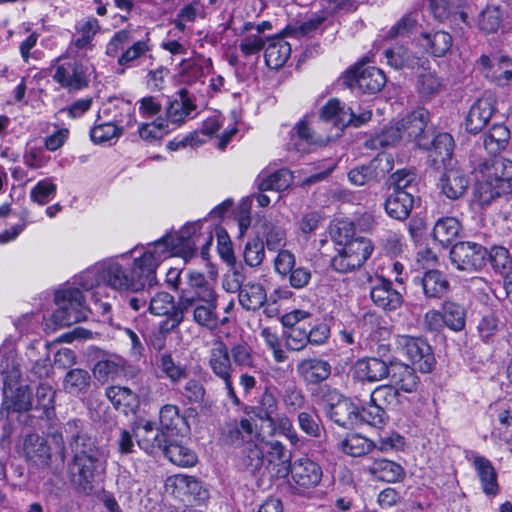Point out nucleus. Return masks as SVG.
<instances>
[{"instance_id":"obj_1","label":"nucleus","mask_w":512,"mask_h":512,"mask_svg":"<svg viewBox=\"0 0 512 512\" xmlns=\"http://www.w3.org/2000/svg\"><path fill=\"white\" fill-rule=\"evenodd\" d=\"M63 433L73 458L68 465V476L74 489L90 494L106 469V457L89 433L85 423L79 419L68 421Z\"/></svg>"},{"instance_id":"obj_2","label":"nucleus","mask_w":512,"mask_h":512,"mask_svg":"<svg viewBox=\"0 0 512 512\" xmlns=\"http://www.w3.org/2000/svg\"><path fill=\"white\" fill-rule=\"evenodd\" d=\"M188 280V287L182 290L178 299V310L173 316V326H178L185 320L186 315L192 314L193 321L198 325L210 330L215 329L219 323L215 291L201 273L190 272Z\"/></svg>"},{"instance_id":"obj_3","label":"nucleus","mask_w":512,"mask_h":512,"mask_svg":"<svg viewBox=\"0 0 512 512\" xmlns=\"http://www.w3.org/2000/svg\"><path fill=\"white\" fill-rule=\"evenodd\" d=\"M196 252V241L171 235L165 236L153 244L144 254L134 260L130 269L132 291H139L146 286L152 287L157 283L156 269L163 258L171 253H180L185 259L192 257Z\"/></svg>"},{"instance_id":"obj_4","label":"nucleus","mask_w":512,"mask_h":512,"mask_svg":"<svg viewBox=\"0 0 512 512\" xmlns=\"http://www.w3.org/2000/svg\"><path fill=\"white\" fill-rule=\"evenodd\" d=\"M55 302L58 306L52 315V320L60 326L85 321L90 309L86 306L85 298L78 288H65L55 294Z\"/></svg>"},{"instance_id":"obj_5","label":"nucleus","mask_w":512,"mask_h":512,"mask_svg":"<svg viewBox=\"0 0 512 512\" xmlns=\"http://www.w3.org/2000/svg\"><path fill=\"white\" fill-rule=\"evenodd\" d=\"M339 246L331 265L340 273H349L360 268L374 250L371 240L365 237H357L350 243Z\"/></svg>"},{"instance_id":"obj_6","label":"nucleus","mask_w":512,"mask_h":512,"mask_svg":"<svg viewBox=\"0 0 512 512\" xmlns=\"http://www.w3.org/2000/svg\"><path fill=\"white\" fill-rule=\"evenodd\" d=\"M397 343L402 353L413 367L421 373H429L435 365V357L430 345L420 337L399 336Z\"/></svg>"},{"instance_id":"obj_7","label":"nucleus","mask_w":512,"mask_h":512,"mask_svg":"<svg viewBox=\"0 0 512 512\" xmlns=\"http://www.w3.org/2000/svg\"><path fill=\"white\" fill-rule=\"evenodd\" d=\"M488 258L485 247L474 242H460L455 244L450 251L452 264L458 269L474 272L482 269Z\"/></svg>"},{"instance_id":"obj_8","label":"nucleus","mask_w":512,"mask_h":512,"mask_svg":"<svg viewBox=\"0 0 512 512\" xmlns=\"http://www.w3.org/2000/svg\"><path fill=\"white\" fill-rule=\"evenodd\" d=\"M372 113L369 110L356 115L354 111L341 103L338 99L329 100L321 109L320 117L324 121L331 122L340 130L353 125L358 127L371 119Z\"/></svg>"},{"instance_id":"obj_9","label":"nucleus","mask_w":512,"mask_h":512,"mask_svg":"<svg viewBox=\"0 0 512 512\" xmlns=\"http://www.w3.org/2000/svg\"><path fill=\"white\" fill-rule=\"evenodd\" d=\"M132 432L138 446L146 453L154 455L162 451L170 435L156 428L150 420L139 418L132 424Z\"/></svg>"},{"instance_id":"obj_10","label":"nucleus","mask_w":512,"mask_h":512,"mask_svg":"<svg viewBox=\"0 0 512 512\" xmlns=\"http://www.w3.org/2000/svg\"><path fill=\"white\" fill-rule=\"evenodd\" d=\"M324 402L327 416L337 425L344 428L359 425L358 407L350 399L332 392Z\"/></svg>"},{"instance_id":"obj_11","label":"nucleus","mask_w":512,"mask_h":512,"mask_svg":"<svg viewBox=\"0 0 512 512\" xmlns=\"http://www.w3.org/2000/svg\"><path fill=\"white\" fill-rule=\"evenodd\" d=\"M310 317L304 310H294L282 316L281 322L286 328L284 332L285 344L291 351H301L309 344L307 328L303 321Z\"/></svg>"},{"instance_id":"obj_12","label":"nucleus","mask_w":512,"mask_h":512,"mask_svg":"<svg viewBox=\"0 0 512 512\" xmlns=\"http://www.w3.org/2000/svg\"><path fill=\"white\" fill-rule=\"evenodd\" d=\"M2 411L7 413L28 411L32 407V394L29 386L19 382L16 375L6 377L3 387Z\"/></svg>"},{"instance_id":"obj_13","label":"nucleus","mask_w":512,"mask_h":512,"mask_svg":"<svg viewBox=\"0 0 512 512\" xmlns=\"http://www.w3.org/2000/svg\"><path fill=\"white\" fill-rule=\"evenodd\" d=\"M166 489L182 501L201 503L208 498V492L201 483L195 477L184 474L169 477Z\"/></svg>"},{"instance_id":"obj_14","label":"nucleus","mask_w":512,"mask_h":512,"mask_svg":"<svg viewBox=\"0 0 512 512\" xmlns=\"http://www.w3.org/2000/svg\"><path fill=\"white\" fill-rule=\"evenodd\" d=\"M53 79L69 91H79L88 86V69L76 60H69L56 66Z\"/></svg>"},{"instance_id":"obj_15","label":"nucleus","mask_w":512,"mask_h":512,"mask_svg":"<svg viewBox=\"0 0 512 512\" xmlns=\"http://www.w3.org/2000/svg\"><path fill=\"white\" fill-rule=\"evenodd\" d=\"M429 112L425 108H418L399 121L405 141H413L421 149H429L430 141L426 139V126Z\"/></svg>"},{"instance_id":"obj_16","label":"nucleus","mask_w":512,"mask_h":512,"mask_svg":"<svg viewBox=\"0 0 512 512\" xmlns=\"http://www.w3.org/2000/svg\"><path fill=\"white\" fill-rule=\"evenodd\" d=\"M289 471L293 482L302 489L317 487L323 477L322 467L308 457L295 459L290 463Z\"/></svg>"},{"instance_id":"obj_17","label":"nucleus","mask_w":512,"mask_h":512,"mask_svg":"<svg viewBox=\"0 0 512 512\" xmlns=\"http://www.w3.org/2000/svg\"><path fill=\"white\" fill-rule=\"evenodd\" d=\"M349 85L356 86L364 93H377L386 83L382 70L374 66H358L349 71Z\"/></svg>"},{"instance_id":"obj_18","label":"nucleus","mask_w":512,"mask_h":512,"mask_svg":"<svg viewBox=\"0 0 512 512\" xmlns=\"http://www.w3.org/2000/svg\"><path fill=\"white\" fill-rule=\"evenodd\" d=\"M479 64L485 77L499 86L508 84L512 79V61L507 56L482 55Z\"/></svg>"},{"instance_id":"obj_19","label":"nucleus","mask_w":512,"mask_h":512,"mask_svg":"<svg viewBox=\"0 0 512 512\" xmlns=\"http://www.w3.org/2000/svg\"><path fill=\"white\" fill-rule=\"evenodd\" d=\"M22 451L26 461L37 468H46L51 463L52 452L48 440L38 434H29L24 438Z\"/></svg>"},{"instance_id":"obj_20","label":"nucleus","mask_w":512,"mask_h":512,"mask_svg":"<svg viewBox=\"0 0 512 512\" xmlns=\"http://www.w3.org/2000/svg\"><path fill=\"white\" fill-rule=\"evenodd\" d=\"M370 297L373 303L385 310L394 311L403 304V296L393 288L392 282L379 277L373 283L370 290Z\"/></svg>"},{"instance_id":"obj_21","label":"nucleus","mask_w":512,"mask_h":512,"mask_svg":"<svg viewBox=\"0 0 512 512\" xmlns=\"http://www.w3.org/2000/svg\"><path fill=\"white\" fill-rule=\"evenodd\" d=\"M495 99L491 93H485L470 108L465 120L466 130L478 133L488 123L494 112Z\"/></svg>"},{"instance_id":"obj_22","label":"nucleus","mask_w":512,"mask_h":512,"mask_svg":"<svg viewBox=\"0 0 512 512\" xmlns=\"http://www.w3.org/2000/svg\"><path fill=\"white\" fill-rule=\"evenodd\" d=\"M386 63L395 69H427L429 64L428 58L417 56L411 53L405 46L394 44L392 47L384 51Z\"/></svg>"},{"instance_id":"obj_23","label":"nucleus","mask_w":512,"mask_h":512,"mask_svg":"<svg viewBox=\"0 0 512 512\" xmlns=\"http://www.w3.org/2000/svg\"><path fill=\"white\" fill-rule=\"evenodd\" d=\"M354 377L360 381L376 382L390 374L389 366L376 357L359 359L353 369Z\"/></svg>"},{"instance_id":"obj_24","label":"nucleus","mask_w":512,"mask_h":512,"mask_svg":"<svg viewBox=\"0 0 512 512\" xmlns=\"http://www.w3.org/2000/svg\"><path fill=\"white\" fill-rule=\"evenodd\" d=\"M159 422L160 428L168 435H184L190 431L186 418L180 414L179 407L174 404H165L160 408Z\"/></svg>"},{"instance_id":"obj_25","label":"nucleus","mask_w":512,"mask_h":512,"mask_svg":"<svg viewBox=\"0 0 512 512\" xmlns=\"http://www.w3.org/2000/svg\"><path fill=\"white\" fill-rule=\"evenodd\" d=\"M299 377L307 384H318L331 374V365L319 358L303 359L297 364Z\"/></svg>"},{"instance_id":"obj_26","label":"nucleus","mask_w":512,"mask_h":512,"mask_svg":"<svg viewBox=\"0 0 512 512\" xmlns=\"http://www.w3.org/2000/svg\"><path fill=\"white\" fill-rule=\"evenodd\" d=\"M259 233L269 251L282 250L287 242V230L277 219L264 218L260 222Z\"/></svg>"},{"instance_id":"obj_27","label":"nucleus","mask_w":512,"mask_h":512,"mask_svg":"<svg viewBox=\"0 0 512 512\" xmlns=\"http://www.w3.org/2000/svg\"><path fill=\"white\" fill-rule=\"evenodd\" d=\"M208 365L212 373L219 379L232 376L233 366L231 356L226 344L215 341L209 352Z\"/></svg>"},{"instance_id":"obj_28","label":"nucleus","mask_w":512,"mask_h":512,"mask_svg":"<svg viewBox=\"0 0 512 512\" xmlns=\"http://www.w3.org/2000/svg\"><path fill=\"white\" fill-rule=\"evenodd\" d=\"M414 205V195L411 191H392L385 201L387 214L396 220L409 217Z\"/></svg>"},{"instance_id":"obj_29","label":"nucleus","mask_w":512,"mask_h":512,"mask_svg":"<svg viewBox=\"0 0 512 512\" xmlns=\"http://www.w3.org/2000/svg\"><path fill=\"white\" fill-rule=\"evenodd\" d=\"M469 185L466 175L458 169L447 170L440 178L441 192L449 199L456 200L462 197Z\"/></svg>"},{"instance_id":"obj_30","label":"nucleus","mask_w":512,"mask_h":512,"mask_svg":"<svg viewBox=\"0 0 512 512\" xmlns=\"http://www.w3.org/2000/svg\"><path fill=\"white\" fill-rule=\"evenodd\" d=\"M390 376L398 391L413 393L419 386V377L415 374L414 367L402 362L391 363Z\"/></svg>"},{"instance_id":"obj_31","label":"nucleus","mask_w":512,"mask_h":512,"mask_svg":"<svg viewBox=\"0 0 512 512\" xmlns=\"http://www.w3.org/2000/svg\"><path fill=\"white\" fill-rule=\"evenodd\" d=\"M452 36L443 30L422 33L418 44L435 57L444 56L452 46Z\"/></svg>"},{"instance_id":"obj_32","label":"nucleus","mask_w":512,"mask_h":512,"mask_svg":"<svg viewBox=\"0 0 512 512\" xmlns=\"http://www.w3.org/2000/svg\"><path fill=\"white\" fill-rule=\"evenodd\" d=\"M106 396L116 410L128 415L134 413L139 406L136 393L123 386H111L106 390Z\"/></svg>"},{"instance_id":"obj_33","label":"nucleus","mask_w":512,"mask_h":512,"mask_svg":"<svg viewBox=\"0 0 512 512\" xmlns=\"http://www.w3.org/2000/svg\"><path fill=\"white\" fill-rule=\"evenodd\" d=\"M472 463L484 493L495 495L498 492L497 474L491 461L484 456L474 455Z\"/></svg>"},{"instance_id":"obj_34","label":"nucleus","mask_w":512,"mask_h":512,"mask_svg":"<svg viewBox=\"0 0 512 512\" xmlns=\"http://www.w3.org/2000/svg\"><path fill=\"white\" fill-rule=\"evenodd\" d=\"M103 283L116 290H132L130 270L117 262L103 264Z\"/></svg>"},{"instance_id":"obj_35","label":"nucleus","mask_w":512,"mask_h":512,"mask_svg":"<svg viewBox=\"0 0 512 512\" xmlns=\"http://www.w3.org/2000/svg\"><path fill=\"white\" fill-rule=\"evenodd\" d=\"M480 174L492 177L494 181L509 190L512 181V161L506 158H495L482 165Z\"/></svg>"},{"instance_id":"obj_36","label":"nucleus","mask_w":512,"mask_h":512,"mask_svg":"<svg viewBox=\"0 0 512 512\" xmlns=\"http://www.w3.org/2000/svg\"><path fill=\"white\" fill-rule=\"evenodd\" d=\"M196 109L186 89H181L177 96L170 101L166 111L167 119L171 123L180 124L185 121L189 114Z\"/></svg>"},{"instance_id":"obj_37","label":"nucleus","mask_w":512,"mask_h":512,"mask_svg":"<svg viewBox=\"0 0 512 512\" xmlns=\"http://www.w3.org/2000/svg\"><path fill=\"white\" fill-rule=\"evenodd\" d=\"M368 472L379 480L397 482L404 477V469L398 463L388 459H375L367 466Z\"/></svg>"},{"instance_id":"obj_38","label":"nucleus","mask_w":512,"mask_h":512,"mask_svg":"<svg viewBox=\"0 0 512 512\" xmlns=\"http://www.w3.org/2000/svg\"><path fill=\"white\" fill-rule=\"evenodd\" d=\"M291 46L283 38H273L269 41L264 57L266 65L271 69L281 68L289 59Z\"/></svg>"},{"instance_id":"obj_39","label":"nucleus","mask_w":512,"mask_h":512,"mask_svg":"<svg viewBox=\"0 0 512 512\" xmlns=\"http://www.w3.org/2000/svg\"><path fill=\"white\" fill-rule=\"evenodd\" d=\"M240 305L247 311L259 309L266 301V291L260 283L245 284L238 294Z\"/></svg>"},{"instance_id":"obj_40","label":"nucleus","mask_w":512,"mask_h":512,"mask_svg":"<svg viewBox=\"0 0 512 512\" xmlns=\"http://www.w3.org/2000/svg\"><path fill=\"white\" fill-rule=\"evenodd\" d=\"M162 452L170 462L181 467H191L197 462V456L191 449L170 438L163 447Z\"/></svg>"},{"instance_id":"obj_41","label":"nucleus","mask_w":512,"mask_h":512,"mask_svg":"<svg viewBox=\"0 0 512 512\" xmlns=\"http://www.w3.org/2000/svg\"><path fill=\"white\" fill-rule=\"evenodd\" d=\"M151 50L149 39L139 40L129 46L118 58V65L120 69L118 74H124L127 68H132L138 65V61L146 56Z\"/></svg>"},{"instance_id":"obj_42","label":"nucleus","mask_w":512,"mask_h":512,"mask_svg":"<svg viewBox=\"0 0 512 512\" xmlns=\"http://www.w3.org/2000/svg\"><path fill=\"white\" fill-rule=\"evenodd\" d=\"M277 411L278 399L270 388H266L259 397L257 405L254 407V413L257 418H259L261 421L268 422L269 425L275 429L274 415Z\"/></svg>"},{"instance_id":"obj_43","label":"nucleus","mask_w":512,"mask_h":512,"mask_svg":"<svg viewBox=\"0 0 512 512\" xmlns=\"http://www.w3.org/2000/svg\"><path fill=\"white\" fill-rule=\"evenodd\" d=\"M422 287L428 298H441L448 292L449 282L442 272L429 270L422 278Z\"/></svg>"},{"instance_id":"obj_44","label":"nucleus","mask_w":512,"mask_h":512,"mask_svg":"<svg viewBox=\"0 0 512 512\" xmlns=\"http://www.w3.org/2000/svg\"><path fill=\"white\" fill-rule=\"evenodd\" d=\"M510 132L503 124H494L484 135L483 145L488 153L496 155L508 144Z\"/></svg>"},{"instance_id":"obj_45","label":"nucleus","mask_w":512,"mask_h":512,"mask_svg":"<svg viewBox=\"0 0 512 512\" xmlns=\"http://www.w3.org/2000/svg\"><path fill=\"white\" fill-rule=\"evenodd\" d=\"M460 223L454 217L439 219L433 228V238L442 246H447L455 240L460 231Z\"/></svg>"},{"instance_id":"obj_46","label":"nucleus","mask_w":512,"mask_h":512,"mask_svg":"<svg viewBox=\"0 0 512 512\" xmlns=\"http://www.w3.org/2000/svg\"><path fill=\"white\" fill-rule=\"evenodd\" d=\"M508 190L494 181L492 177L481 174L475 186V195L482 205H488L496 197L506 193Z\"/></svg>"},{"instance_id":"obj_47","label":"nucleus","mask_w":512,"mask_h":512,"mask_svg":"<svg viewBox=\"0 0 512 512\" xmlns=\"http://www.w3.org/2000/svg\"><path fill=\"white\" fill-rule=\"evenodd\" d=\"M120 340L128 348V355L134 361H139L145 353L143 333L140 330H133L125 327L120 328Z\"/></svg>"},{"instance_id":"obj_48","label":"nucleus","mask_w":512,"mask_h":512,"mask_svg":"<svg viewBox=\"0 0 512 512\" xmlns=\"http://www.w3.org/2000/svg\"><path fill=\"white\" fill-rule=\"evenodd\" d=\"M158 367L173 385L179 384L188 377L187 367L176 362L169 353L160 355Z\"/></svg>"},{"instance_id":"obj_49","label":"nucleus","mask_w":512,"mask_h":512,"mask_svg":"<svg viewBox=\"0 0 512 512\" xmlns=\"http://www.w3.org/2000/svg\"><path fill=\"white\" fill-rule=\"evenodd\" d=\"M90 374L83 369H72L64 378L63 387L65 391L72 395L84 394L90 388Z\"/></svg>"},{"instance_id":"obj_50","label":"nucleus","mask_w":512,"mask_h":512,"mask_svg":"<svg viewBox=\"0 0 512 512\" xmlns=\"http://www.w3.org/2000/svg\"><path fill=\"white\" fill-rule=\"evenodd\" d=\"M100 29L99 22L96 18H88L80 22L76 26V38L73 40V45L77 49H92L93 38Z\"/></svg>"},{"instance_id":"obj_51","label":"nucleus","mask_w":512,"mask_h":512,"mask_svg":"<svg viewBox=\"0 0 512 512\" xmlns=\"http://www.w3.org/2000/svg\"><path fill=\"white\" fill-rule=\"evenodd\" d=\"M123 129L113 122H104L95 124L90 130V138L94 144H109L115 143L122 135Z\"/></svg>"},{"instance_id":"obj_52","label":"nucleus","mask_w":512,"mask_h":512,"mask_svg":"<svg viewBox=\"0 0 512 512\" xmlns=\"http://www.w3.org/2000/svg\"><path fill=\"white\" fill-rule=\"evenodd\" d=\"M442 320L453 331H461L466 324V311L464 307L453 301L443 304Z\"/></svg>"},{"instance_id":"obj_53","label":"nucleus","mask_w":512,"mask_h":512,"mask_svg":"<svg viewBox=\"0 0 512 512\" xmlns=\"http://www.w3.org/2000/svg\"><path fill=\"white\" fill-rule=\"evenodd\" d=\"M400 394L398 389L393 385H380L377 386L371 393V403L377 404L378 407L387 409H394L400 403Z\"/></svg>"},{"instance_id":"obj_54","label":"nucleus","mask_w":512,"mask_h":512,"mask_svg":"<svg viewBox=\"0 0 512 512\" xmlns=\"http://www.w3.org/2000/svg\"><path fill=\"white\" fill-rule=\"evenodd\" d=\"M178 301H174V297L167 292H159L151 297L148 310L151 314L156 316L169 315L173 322V316L176 313Z\"/></svg>"},{"instance_id":"obj_55","label":"nucleus","mask_w":512,"mask_h":512,"mask_svg":"<svg viewBox=\"0 0 512 512\" xmlns=\"http://www.w3.org/2000/svg\"><path fill=\"white\" fill-rule=\"evenodd\" d=\"M430 146H432L431 156H433V161L445 165L446 162L451 159L454 140L448 133H439L434 137L433 141L430 142Z\"/></svg>"},{"instance_id":"obj_56","label":"nucleus","mask_w":512,"mask_h":512,"mask_svg":"<svg viewBox=\"0 0 512 512\" xmlns=\"http://www.w3.org/2000/svg\"><path fill=\"white\" fill-rule=\"evenodd\" d=\"M503 11L498 6H487L478 17V27L485 33H495L503 22Z\"/></svg>"},{"instance_id":"obj_57","label":"nucleus","mask_w":512,"mask_h":512,"mask_svg":"<svg viewBox=\"0 0 512 512\" xmlns=\"http://www.w3.org/2000/svg\"><path fill=\"white\" fill-rule=\"evenodd\" d=\"M239 50L244 57L259 53L265 46L268 39L267 36H261L253 31H243V26L240 29Z\"/></svg>"},{"instance_id":"obj_58","label":"nucleus","mask_w":512,"mask_h":512,"mask_svg":"<svg viewBox=\"0 0 512 512\" xmlns=\"http://www.w3.org/2000/svg\"><path fill=\"white\" fill-rule=\"evenodd\" d=\"M293 175L288 169H280L263 178L259 183L261 191H283L292 184Z\"/></svg>"},{"instance_id":"obj_59","label":"nucleus","mask_w":512,"mask_h":512,"mask_svg":"<svg viewBox=\"0 0 512 512\" xmlns=\"http://www.w3.org/2000/svg\"><path fill=\"white\" fill-rule=\"evenodd\" d=\"M295 130L296 132L292 136V139L295 141L294 147L298 152L304 153L307 151V146L321 144L324 141L321 136L311 131L305 121L299 122Z\"/></svg>"},{"instance_id":"obj_60","label":"nucleus","mask_w":512,"mask_h":512,"mask_svg":"<svg viewBox=\"0 0 512 512\" xmlns=\"http://www.w3.org/2000/svg\"><path fill=\"white\" fill-rule=\"evenodd\" d=\"M401 141H405V139L399 121L386 127L371 139L373 148L394 146Z\"/></svg>"},{"instance_id":"obj_61","label":"nucleus","mask_w":512,"mask_h":512,"mask_svg":"<svg viewBox=\"0 0 512 512\" xmlns=\"http://www.w3.org/2000/svg\"><path fill=\"white\" fill-rule=\"evenodd\" d=\"M382 159L376 158L372 160L368 165H362L352 169L348 173L349 180L358 186L365 185L370 180L377 177V168L380 165Z\"/></svg>"},{"instance_id":"obj_62","label":"nucleus","mask_w":512,"mask_h":512,"mask_svg":"<svg viewBox=\"0 0 512 512\" xmlns=\"http://www.w3.org/2000/svg\"><path fill=\"white\" fill-rule=\"evenodd\" d=\"M372 447V441L358 434H351L342 442L343 452L353 457L366 454Z\"/></svg>"},{"instance_id":"obj_63","label":"nucleus","mask_w":512,"mask_h":512,"mask_svg":"<svg viewBox=\"0 0 512 512\" xmlns=\"http://www.w3.org/2000/svg\"><path fill=\"white\" fill-rule=\"evenodd\" d=\"M233 363L240 368H253L254 356L252 348L245 342L236 343L229 349Z\"/></svg>"},{"instance_id":"obj_64","label":"nucleus","mask_w":512,"mask_h":512,"mask_svg":"<svg viewBox=\"0 0 512 512\" xmlns=\"http://www.w3.org/2000/svg\"><path fill=\"white\" fill-rule=\"evenodd\" d=\"M299 428L308 436L318 438L321 435L320 418L314 410L302 411L297 416Z\"/></svg>"}]
</instances>
